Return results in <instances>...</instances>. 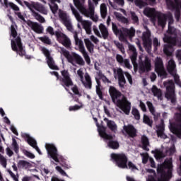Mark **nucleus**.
<instances>
[{
    "label": "nucleus",
    "instance_id": "2f4dec72",
    "mask_svg": "<svg viewBox=\"0 0 181 181\" xmlns=\"http://www.w3.org/2000/svg\"><path fill=\"white\" fill-rule=\"evenodd\" d=\"M141 148L144 151H146L147 152L149 151V148H148V146H149V139L145 135L141 136Z\"/></svg>",
    "mask_w": 181,
    "mask_h": 181
},
{
    "label": "nucleus",
    "instance_id": "f3484780",
    "mask_svg": "<svg viewBox=\"0 0 181 181\" xmlns=\"http://www.w3.org/2000/svg\"><path fill=\"white\" fill-rule=\"evenodd\" d=\"M175 69H176V64L175 63V61H173V59H170L168 62L167 70L171 76H173L175 84L179 86V87H181V81L177 74H176Z\"/></svg>",
    "mask_w": 181,
    "mask_h": 181
},
{
    "label": "nucleus",
    "instance_id": "09e8293b",
    "mask_svg": "<svg viewBox=\"0 0 181 181\" xmlns=\"http://www.w3.org/2000/svg\"><path fill=\"white\" fill-rule=\"evenodd\" d=\"M40 40L45 43V45H52V40L47 35L40 37Z\"/></svg>",
    "mask_w": 181,
    "mask_h": 181
},
{
    "label": "nucleus",
    "instance_id": "79ce46f5",
    "mask_svg": "<svg viewBox=\"0 0 181 181\" xmlns=\"http://www.w3.org/2000/svg\"><path fill=\"white\" fill-rule=\"evenodd\" d=\"M137 57H138L137 52L132 53V54L130 56L131 62L134 69H136L138 67V63H136Z\"/></svg>",
    "mask_w": 181,
    "mask_h": 181
},
{
    "label": "nucleus",
    "instance_id": "7c9ffc66",
    "mask_svg": "<svg viewBox=\"0 0 181 181\" xmlns=\"http://www.w3.org/2000/svg\"><path fill=\"white\" fill-rule=\"evenodd\" d=\"M73 57V62H76V64H78L79 66H84L86 64V62H84V59H83V57L81 56L78 55L76 52H74L72 54Z\"/></svg>",
    "mask_w": 181,
    "mask_h": 181
},
{
    "label": "nucleus",
    "instance_id": "72a5a7b5",
    "mask_svg": "<svg viewBox=\"0 0 181 181\" xmlns=\"http://www.w3.org/2000/svg\"><path fill=\"white\" fill-rule=\"evenodd\" d=\"M4 4L6 8H11V9H13V11H15V12H19V11H21L16 4L12 2H8V0H4Z\"/></svg>",
    "mask_w": 181,
    "mask_h": 181
},
{
    "label": "nucleus",
    "instance_id": "58836bf2",
    "mask_svg": "<svg viewBox=\"0 0 181 181\" xmlns=\"http://www.w3.org/2000/svg\"><path fill=\"white\" fill-rule=\"evenodd\" d=\"M114 15L119 22H121L122 23H129V21H128V18L123 16L121 13L115 12Z\"/></svg>",
    "mask_w": 181,
    "mask_h": 181
},
{
    "label": "nucleus",
    "instance_id": "0e129e2a",
    "mask_svg": "<svg viewBox=\"0 0 181 181\" xmlns=\"http://www.w3.org/2000/svg\"><path fill=\"white\" fill-rule=\"evenodd\" d=\"M96 94L98 95L100 100L103 99V89L101 87H96Z\"/></svg>",
    "mask_w": 181,
    "mask_h": 181
},
{
    "label": "nucleus",
    "instance_id": "412c9836",
    "mask_svg": "<svg viewBox=\"0 0 181 181\" xmlns=\"http://www.w3.org/2000/svg\"><path fill=\"white\" fill-rule=\"evenodd\" d=\"M27 25L31 28L32 30L35 32V33H38L39 35L43 33V26H42V25L39 24L38 23L28 20Z\"/></svg>",
    "mask_w": 181,
    "mask_h": 181
},
{
    "label": "nucleus",
    "instance_id": "c756f323",
    "mask_svg": "<svg viewBox=\"0 0 181 181\" xmlns=\"http://www.w3.org/2000/svg\"><path fill=\"white\" fill-rule=\"evenodd\" d=\"M61 54H63L66 59H67L69 63H73V55L70 54V52L67 51L64 47H59Z\"/></svg>",
    "mask_w": 181,
    "mask_h": 181
},
{
    "label": "nucleus",
    "instance_id": "4d7b16f0",
    "mask_svg": "<svg viewBox=\"0 0 181 181\" xmlns=\"http://www.w3.org/2000/svg\"><path fill=\"white\" fill-rule=\"evenodd\" d=\"M49 8L54 15H56V13H57V11H59V5H57V4H52V6H49Z\"/></svg>",
    "mask_w": 181,
    "mask_h": 181
},
{
    "label": "nucleus",
    "instance_id": "a19ab883",
    "mask_svg": "<svg viewBox=\"0 0 181 181\" xmlns=\"http://www.w3.org/2000/svg\"><path fill=\"white\" fill-rule=\"evenodd\" d=\"M100 8L102 19H105L108 13L107 11V4H105V3H103L102 4H100Z\"/></svg>",
    "mask_w": 181,
    "mask_h": 181
},
{
    "label": "nucleus",
    "instance_id": "603ef678",
    "mask_svg": "<svg viewBox=\"0 0 181 181\" xmlns=\"http://www.w3.org/2000/svg\"><path fill=\"white\" fill-rule=\"evenodd\" d=\"M134 4L136 6H138L140 9L144 8V6H146V2L144 1L143 0H134Z\"/></svg>",
    "mask_w": 181,
    "mask_h": 181
},
{
    "label": "nucleus",
    "instance_id": "49530a36",
    "mask_svg": "<svg viewBox=\"0 0 181 181\" xmlns=\"http://www.w3.org/2000/svg\"><path fill=\"white\" fill-rule=\"evenodd\" d=\"M114 45H115L116 47H117L119 49L122 54L125 53V48L124 47V45H122V43H120L119 42L115 40Z\"/></svg>",
    "mask_w": 181,
    "mask_h": 181
},
{
    "label": "nucleus",
    "instance_id": "a18cd8bd",
    "mask_svg": "<svg viewBox=\"0 0 181 181\" xmlns=\"http://www.w3.org/2000/svg\"><path fill=\"white\" fill-rule=\"evenodd\" d=\"M143 122L146 124V125H148V127H152V124H153V122L151 119V118H149V116L146 115H144Z\"/></svg>",
    "mask_w": 181,
    "mask_h": 181
},
{
    "label": "nucleus",
    "instance_id": "de8ad7c7",
    "mask_svg": "<svg viewBox=\"0 0 181 181\" xmlns=\"http://www.w3.org/2000/svg\"><path fill=\"white\" fill-rule=\"evenodd\" d=\"M132 114L134 115V119L137 121H139L141 119V115L139 114V110L136 108H133L132 110Z\"/></svg>",
    "mask_w": 181,
    "mask_h": 181
},
{
    "label": "nucleus",
    "instance_id": "423d86ee",
    "mask_svg": "<svg viewBox=\"0 0 181 181\" xmlns=\"http://www.w3.org/2000/svg\"><path fill=\"white\" fill-rule=\"evenodd\" d=\"M50 74L57 77V80H59V84L64 87L66 91H69V88L72 87V86H74V83H73V80L71 79L70 73L68 70L64 69L61 71L62 76L59 75V72L57 71H52Z\"/></svg>",
    "mask_w": 181,
    "mask_h": 181
},
{
    "label": "nucleus",
    "instance_id": "9b49d317",
    "mask_svg": "<svg viewBox=\"0 0 181 181\" xmlns=\"http://www.w3.org/2000/svg\"><path fill=\"white\" fill-rule=\"evenodd\" d=\"M112 162L115 163L116 166L120 169H125L128 163V157L124 153H112L110 155Z\"/></svg>",
    "mask_w": 181,
    "mask_h": 181
},
{
    "label": "nucleus",
    "instance_id": "864d4df0",
    "mask_svg": "<svg viewBox=\"0 0 181 181\" xmlns=\"http://www.w3.org/2000/svg\"><path fill=\"white\" fill-rule=\"evenodd\" d=\"M130 13L133 23H139V18H138V16H136V13L134 11H131Z\"/></svg>",
    "mask_w": 181,
    "mask_h": 181
},
{
    "label": "nucleus",
    "instance_id": "6e6552de",
    "mask_svg": "<svg viewBox=\"0 0 181 181\" xmlns=\"http://www.w3.org/2000/svg\"><path fill=\"white\" fill-rule=\"evenodd\" d=\"M163 86L166 88L165 93V97L168 101H170L173 105H176L177 98H176V92L175 91L176 86H175V82L173 80H168L163 82Z\"/></svg>",
    "mask_w": 181,
    "mask_h": 181
},
{
    "label": "nucleus",
    "instance_id": "f704fd0d",
    "mask_svg": "<svg viewBox=\"0 0 181 181\" xmlns=\"http://www.w3.org/2000/svg\"><path fill=\"white\" fill-rule=\"evenodd\" d=\"M99 29L102 33L103 38L105 40L108 39V36H110V33H108V29H107V27H105L104 24H100L99 25Z\"/></svg>",
    "mask_w": 181,
    "mask_h": 181
},
{
    "label": "nucleus",
    "instance_id": "37998d69",
    "mask_svg": "<svg viewBox=\"0 0 181 181\" xmlns=\"http://www.w3.org/2000/svg\"><path fill=\"white\" fill-rule=\"evenodd\" d=\"M124 169H129L132 170V172H135V170H139V169L137 168L136 165L134 164L132 161H127V168H124Z\"/></svg>",
    "mask_w": 181,
    "mask_h": 181
},
{
    "label": "nucleus",
    "instance_id": "5701e85b",
    "mask_svg": "<svg viewBox=\"0 0 181 181\" xmlns=\"http://www.w3.org/2000/svg\"><path fill=\"white\" fill-rule=\"evenodd\" d=\"M59 18L62 21L64 25L68 29V30H71V29H73V27L71 26L70 21H69V19L67 18V14L66 13H64L63 11L59 10Z\"/></svg>",
    "mask_w": 181,
    "mask_h": 181
},
{
    "label": "nucleus",
    "instance_id": "bb28decb",
    "mask_svg": "<svg viewBox=\"0 0 181 181\" xmlns=\"http://www.w3.org/2000/svg\"><path fill=\"white\" fill-rule=\"evenodd\" d=\"M159 76L161 78H166L168 77V72L163 68V62L162 61L161 58H159Z\"/></svg>",
    "mask_w": 181,
    "mask_h": 181
},
{
    "label": "nucleus",
    "instance_id": "6ab92c4d",
    "mask_svg": "<svg viewBox=\"0 0 181 181\" xmlns=\"http://www.w3.org/2000/svg\"><path fill=\"white\" fill-rule=\"evenodd\" d=\"M114 74H117L118 77V84L120 88H124L125 84H127V80L125 79V76H124V71L122 69L119 68L117 69H114L113 70Z\"/></svg>",
    "mask_w": 181,
    "mask_h": 181
},
{
    "label": "nucleus",
    "instance_id": "0eeeda50",
    "mask_svg": "<svg viewBox=\"0 0 181 181\" xmlns=\"http://www.w3.org/2000/svg\"><path fill=\"white\" fill-rule=\"evenodd\" d=\"M112 29L116 36L119 35L120 42H127V37H134L135 36V29L132 28L130 30L125 28H118L117 24L112 23Z\"/></svg>",
    "mask_w": 181,
    "mask_h": 181
},
{
    "label": "nucleus",
    "instance_id": "052dcab7",
    "mask_svg": "<svg viewBox=\"0 0 181 181\" xmlns=\"http://www.w3.org/2000/svg\"><path fill=\"white\" fill-rule=\"evenodd\" d=\"M71 90L73 91L74 94H75V95H78V97H81V93H80V90H78V87L76 86V85L74 86V87L71 88Z\"/></svg>",
    "mask_w": 181,
    "mask_h": 181
},
{
    "label": "nucleus",
    "instance_id": "5fc2aeb1",
    "mask_svg": "<svg viewBox=\"0 0 181 181\" xmlns=\"http://www.w3.org/2000/svg\"><path fill=\"white\" fill-rule=\"evenodd\" d=\"M151 93H153L154 97H157L159 99V88L156 86L153 85L151 88Z\"/></svg>",
    "mask_w": 181,
    "mask_h": 181
},
{
    "label": "nucleus",
    "instance_id": "f03ea898",
    "mask_svg": "<svg viewBox=\"0 0 181 181\" xmlns=\"http://www.w3.org/2000/svg\"><path fill=\"white\" fill-rule=\"evenodd\" d=\"M23 4L28 8L32 13V16H33L36 21H38L40 23H45V22H46L45 18L40 14L47 15V9L43 4L35 1H30L29 3L27 1H24ZM37 12H40V13Z\"/></svg>",
    "mask_w": 181,
    "mask_h": 181
},
{
    "label": "nucleus",
    "instance_id": "473e14b6",
    "mask_svg": "<svg viewBox=\"0 0 181 181\" xmlns=\"http://www.w3.org/2000/svg\"><path fill=\"white\" fill-rule=\"evenodd\" d=\"M85 80L86 81L83 83L85 88L91 90L93 87V81H91V76H90V74H88V73L85 74Z\"/></svg>",
    "mask_w": 181,
    "mask_h": 181
},
{
    "label": "nucleus",
    "instance_id": "a878e982",
    "mask_svg": "<svg viewBox=\"0 0 181 181\" xmlns=\"http://www.w3.org/2000/svg\"><path fill=\"white\" fill-rule=\"evenodd\" d=\"M22 136L25 139V141H26V142H28V144H30V146H32V148H34L37 145V142H36V140L32 138L28 134L24 133Z\"/></svg>",
    "mask_w": 181,
    "mask_h": 181
},
{
    "label": "nucleus",
    "instance_id": "4be33fe9",
    "mask_svg": "<svg viewBox=\"0 0 181 181\" xmlns=\"http://www.w3.org/2000/svg\"><path fill=\"white\" fill-rule=\"evenodd\" d=\"M146 170L148 173L153 174L148 176L146 181H159V164L157 165V174L153 169L148 168Z\"/></svg>",
    "mask_w": 181,
    "mask_h": 181
},
{
    "label": "nucleus",
    "instance_id": "8fccbe9b",
    "mask_svg": "<svg viewBox=\"0 0 181 181\" xmlns=\"http://www.w3.org/2000/svg\"><path fill=\"white\" fill-rule=\"evenodd\" d=\"M13 143L11 144V146L13 148V151L16 153H19V145L18 144V141H16V139H12Z\"/></svg>",
    "mask_w": 181,
    "mask_h": 181
},
{
    "label": "nucleus",
    "instance_id": "c9c22d12",
    "mask_svg": "<svg viewBox=\"0 0 181 181\" xmlns=\"http://www.w3.org/2000/svg\"><path fill=\"white\" fill-rule=\"evenodd\" d=\"M163 23H165L166 21H168V26L173 25V15L172 13H168V14H163Z\"/></svg>",
    "mask_w": 181,
    "mask_h": 181
},
{
    "label": "nucleus",
    "instance_id": "338daca9",
    "mask_svg": "<svg viewBox=\"0 0 181 181\" xmlns=\"http://www.w3.org/2000/svg\"><path fill=\"white\" fill-rule=\"evenodd\" d=\"M23 153L24 155H25V156H27L28 158H30V159H35V154L30 153V151L24 150Z\"/></svg>",
    "mask_w": 181,
    "mask_h": 181
},
{
    "label": "nucleus",
    "instance_id": "680f3d73",
    "mask_svg": "<svg viewBox=\"0 0 181 181\" xmlns=\"http://www.w3.org/2000/svg\"><path fill=\"white\" fill-rule=\"evenodd\" d=\"M41 52L43 53V54L45 56L46 59L50 57V51L47 49L46 47H43L41 49Z\"/></svg>",
    "mask_w": 181,
    "mask_h": 181
},
{
    "label": "nucleus",
    "instance_id": "4c0bfd02",
    "mask_svg": "<svg viewBox=\"0 0 181 181\" xmlns=\"http://www.w3.org/2000/svg\"><path fill=\"white\" fill-rule=\"evenodd\" d=\"M47 63L49 69H51L52 70H59V66H57L54 63L53 57H49L48 58H47Z\"/></svg>",
    "mask_w": 181,
    "mask_h": 181
},
{
    "label": "nucleus",
    "instance_id": "9d476101",
    "mask_svg": "<svg viewBox=\"0 0 181 181\" xmlns=\"http://www.w3.org/2000/svg\"><path fill=\"white\" fill-rule=\"evenodd\" d=\"M174 118L176 123H170V131L177 138H181V106L177 107Z\"/></svg>",
    "mask_w": 181,
    "mask_h": 181
},
{
    "label": "nucleus",
    "instance_id": "cd10ccee",
    "mask_svg": "<svg viewBox=\"0 0 181 181\" xmlns=\"http://www.w3.org/2000/svg\"><path fill=\"white\" fill-rule=\"evenodd\" d=\"M144 14L148 16V18H152L153 19L156 18V11L155 8H146L144 10Z\"/></svg>",
    "mask_w": 181,
    "mask_h": 181
},
{
    "label": "nucleus",
    "instance_id": "ddd939ff",
    "mask_svg": "<svg viewBox=\"0 0 181 181\" xmlns=\"http://www.w3.org/2000/svg\"><path fill=\"white\" fill-rule=\"evenodd\" d=\"M99 134L102 138L107 140V146L110 149H113L114 151L119 148V142L114 139L115 135H111L105 132V128L102 127V129L99 131Z\"/></svg>",
    "mask_w": 181,
    "mask_h": 181
},
{
    "label": "nucleus",
    "instance_id": "3c124183",
    "mask_svg": "<svg viewBox=\"0 0 181 181\" xmlns=\"http://www.w3.org/2000/svg\"><path fill=\"white\" fill-rule=\"evenodd\" d=\"M141 156H142V163L144 165H146L148 163V160H149V154L148 153H141Z\"/></svg>",
    "mask_w": 181,
    "mask_h": 181
},
{
    "label": "nucleus",
    "instance_id": "f8f14e48",
    "mask_svg": "<svg viewBox=\"0 0 181 181\" xmlns=\"http://www.w3.org/2000/svg\"><path fill=\"white\" fill-rule=\"evenodd\" d=\"M11 49L13 52H16L21 57L25 56V59H30V56L26 54V51L23 49V45L22 44V39L18 36L15 40H11Z\"/></svg>",
    "mask_w": 181,
    "mask_h": 181
},
{
    "label": "nucleus",
    "instance_id": "f257e3e1",
    "mask_svg": "<svg viewBox=\"0 0 181 181\" xmlns=\"http://www.w3.org/2000/svg\"><path fill=\"white\" fill-rule=\"evenodd\" d=\"M109 94L113 103L117 105L126 115H129L131 112V103L125 95H122L121 91L118 90L114 86H110Z\"/></svg>",
    "mask_w": 181,
    "mask_h": 181
},
{
    "label": "nucleus",
    "instance_id": "393cba45",
    "mask_svg": "<svg viewBox=\"0 0 181 181\" xmlns=\"http://www.w3.org/2000/svg\"><path fill=\"white\" fill-rule=\"evenodd\" d=\"M175 152L176 148L175 146L165 149L164 153L161 150H159V159H162V158H165V156H172Z\"/></svg>",
    "mask_w": 181,
    "mask_h": 181
},
{
    "label": "nucleus",
    "instance_id": "774afa93",
    "mask_svg": "<svg viewBox=\"0 0 181 181\" xmlns=\"http://www.w3.org/2000/svg\"><path fill=\"white\" fill-rule=\"evenodd\" d=\"M82 106H80L78 105H75L74 106H70L69 110V111H78V110H80Z\"/></svg>",
    "mask_w": 181,
    "mask_h": 181
},
{
    "label": "nucleus",
    "instance_id": "39448f33",
    "mask_svg": "<svg viewBox=\"0 0 181 181\" xmlns=\"http://www.w3.org/2000/svg\"><path fill=\"white\" fill-rule=\"evenodd\" d=\"M45 148L47 151L49 156H50V158L53 159L54 162L59 163L61 166H62V168L64 169H69V164L67 163V160L64 157L57 153V148L54 145L46 144Z\"/></svg>",
    "mask_w": 181,
    "mask_h": 181
},
{
    "label": "nucleus",
    "instance_id": "b1692460",
    "mask_svg": "<svg viewBox=\"0 0 181 181\" xmlns=\"http://www.w3.org/2000/svg\"><path fill=\"white\" fill-rule=\"evenodd\" d=\"M124 131L129 135V138H135L136 136V129L132 124L124 125Z\"/></svg>",
    "mask_w": 181,
    "mask_h": 181
},
{
    "label": "nucleus",
    "instance_id": "ea45409f",
    "mask_svg": "<svg viewBox=\"0 0 181 181\" xmlns=\"http://www.w3.org/2000/svg\"><path fill=\"white\" fill-rule=\"evenodd\" d=\"M105 121H107V125L109 129L112 130V132H117V124L115 122L112 120H109L108 119H105Z\"/></svg>",
    "mask_w": 181,
    "mask_h": 181
},
{
    "label": "nucleus",
    "instance_id": "bf43d9fd",
    "mask_svg": "<svg viewBox=\"0 0 181 181\" xmlns=\"http://www.w3.org/2000/svg\"><path fill=\"white\" fill-rule=\"evenodd\" d=\"M0 164L3 166V168H6L7 160L2 154H0Z\"/></svg>",
    "mask_w": 181,
    "mask_h": 181
},
{
    "label": "nucleus",
    "instance_id": "aec40b11",
    "mask_svg": "<svg viewBox=\"0 0 181 181\" xmlns=\"http://www.w3.org/2000/svg\"><path fill=\"white\" fill-rule=\"evenodd\" d=\"M151 59L146 57L144 62L139 64V71L141 73H148V71H151Z\"/></svg>",
    "mask_w": 181,
    "mask_h": 181
},
{
    "label": "nucleus",
    "instance_id": "7ed1b4c3",
    "mask_svg": "<svg viewBox=\"0 0 181 181\" xmlns=\"http://www.w3.org/2000/svg\"><path fill=\"white\" fill-rule=\"evenodd\" d=\"M168 35H174L175 37L165 35L163 37V42L168 43L164 45L163 52L168 57L172 56V51L173 50V46H176V39H177V33L175 28L172 25H168V29L167 30Z\"/></svg>",
    "mask_w": 181,
    "mask_h": 181
},
{
    "label": "nucleus",
    "instance_id": "c03bdc74",
    "mask_svg": "<svg viewBox=\"0 0 181 181\" xmlns=\"http://www.w3.org/2000/svg\"><path fill=\"white\" fill-rule=\"evenodd\" d=\"M18 168H28L29 166H30V163L24 160H20L18 163Z\"/></svg>",
    "mask_w": 181,
    "mask_h": 181
},
{
    "label": "nucleus",
    "instance_id": "c85d7f7f",
    "mask_svg": "<svg viewBox=\"0 0 181 181\" xmlns=\"http://www.w3.org/2000/svg\"><path fill=\"white\" fill-rule=\"evenodd\" d=\"M146 105L148 106V108L151 112V114H152V115H153V118H154V121H158V118H159V113L156 112L155 111V107H153V104H152L151 102L147 101L146 102Z\"/></svg>",
    "mask_w": 181,
    "mask_h": 181
},
{
    "label": "nucleus",
    "instance_id": "dca6fc26",
    "mask_svg": "<svg viewBox=\"0 0 181 181\" xmlns=\"http://www.w3.org/2000/svg\"><path fill=\"white\" fill-rule=\"evenodd\" d=\"M56 39L59 43L63 45L66 49L71 47V40L67 35L60 30H56Z\"/></svg>",
    "mask_w": 181,
    "mask_h": 181
},
{
    "label": "nucleus",
    "instance_id": "6e6d98bb",
    "mask_svg": "<svg viewBox=\"0 0 181 181\" xmlns=\"http://www.w3.org/2000/svg\"><path fill=\"white\" fill-rule=\"evenodd\" d=\"M11 36L15 39L18 36V31H16V28H15V25H11Z\"/></svg>",
    "mask_w": 181,
    "mask_h": 181
},
{
    "label": "nucleus",
    "instance_id": "4468645a",
    "mask_svg": "<svg viewBox=\"0 0 181 181\" xmlns=\"http://www.w3.org/2000/svg\"><path fill=\"white\" fill-rule=\"evenodd\" d=\"M71 11L75 16L76 21L81 23L83 29L86 30L87 35H91V23L88 21H83V17L80 16V13L74 8L73 5H70Z\"/></svg>",
    "mask_w": 181,
    "mask_h": 181
},
{
    "label": "nucleus",
    "instance_id": "e2e57ef3",
    "mask_svg": "<svg viewBox=\"0 0 181 181\" xmlns=\"http://www.w3.org/2000/svg\"><path fill=\"white\" fill-rule=\"evenodd\" d=\"M15 15H16L18 18L21 19V21L24 22V23H26V25H28V21L25 19V17L23 16V15H22L21 12H15Z\"/></svg>",
    "mask_w": 181,
    "mask_h": 181
},
{
    "label": "nucleus",
    "instance_id": "13d9d810",
    "mask_svg": "<svg viewBox=\"0 0 181 181\" xmlns=\"http://www.w3.org/2000/svg\"><path fill=\"white\" fill-rule=\"evenodd\" d=\"M46 32L49 33L51 36H55L56 37V31H54V28L52 26H48L46 29Z\"/></svg>",
    "mask_w": 181,
    "mask_h": 181
},
{
    "label": "nucleus",
    "instance_id": "a211bd4d",
    "mask_svg": "<svg viewBox=\"0 0 181 181\" xmlns=\"http://www.w3.org/2000/svg\"><path fill=\"white\" fill-rule=\"evenodd\" d=\"M142 40L144 46L147 53H149V52H151V49H152V40L151 39V32L146 31L143 33Z\"/></svg>",
    "mask_w": 181,
    "mask_h": 181
},
{
    "label": "nucleus",
    "instance_id": "1a4fd4ad",
    "mask_svg": "<svg viewBox=\"0 0 181 181\" xmlns=\"http://www.w3.org/2000/svg\"><path fill=\"white\" fill-rule=\"evenodd\" d=\"M73 2L76 8H77L82 15H84L86 18H94V5L91 3H89V9H87L84 6L86 0H73Z\"/></svg>",
    "mask_w": 181,
    "mask_h": 181
},
{
    "label": "nucleus",
    "instance_id": "20e7f679",
    "mask_svg": "<svg viewBox=\"0 0 181 181\" xmlns=\"http://www.w3.org/2000/svg\"><path fill=\"white\" fill-rule=\"evenodd\" d=\"M173 165L172 158L165 159L163 164L159 165V181H169L172 179Z\"/></svg>",
    "mask_w": 181,
    "mask_h": 181
},
{
    "label": "nucleus",
    "instance_id": "2eb2a0df",
    "mask_svg": "<svg viewBox=\"0 0 181 181\" xmlns=\"http://www.w3.org/2000/svg\"><path fill=\"white\" fill-rule=\"evenodd\" d=\"M175 1V2H174ZM165 0L166 6L169 11H175V18L177 22L180 21L181 0Z\"/></svg>",
    "mask_w": 181,
    "mask_h": 181
},
{
    "label": "nucleus",
    "instance_id": "69168bd1",
    "mask_svg": "<svg viewBox=\"0 0 181 181\" xmlns=\"http://www.w3.org/2000/svg\"><path fill=\"white\" fill-rule=\"evenodd\" d=\"M155 71L159 76V57H157L155 62Z\"/></svg>",
    "mask_w": 181,
    "mask_h": 181
},
{
    "label": "nucleus",
    "instance_id": "e433bc0d",
    "mask_svg": "<svg viewBox=\"0 0 181 181\" xmlns=\"http://www.w3.org/2000/svg\"><path fill=\"white\" fill-rule=\"evenodd\" d=\"M84 42L89 53H90V54H93L94 53V44H93V42H91V41L88 38L85 39Z\"/></svg>",
    "mask_w": 181,
    "mask_h": 181
}]
</instances>
